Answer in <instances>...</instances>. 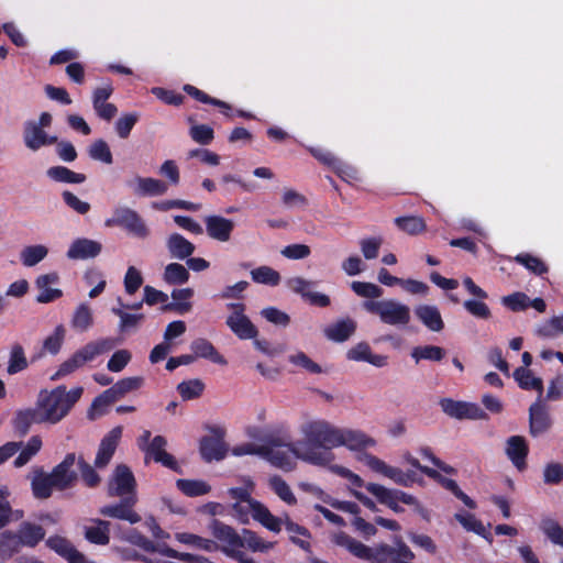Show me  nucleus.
<instances>
[{
    "label": "nucleus",
    "instance_id": "obj_1",
    "mask_svg": "<svg viewBox=\"0 0 563 563\" xmlns=\"http://www.w3.org/2000/svg\"><path fill=\"white\" fill-rule=\"evenodd\" d=\"M109 497H120L115 504L102 506L99 514L103 517L124 520L131 525L142 520L141 516L135 511L137 504L136 479L131 468L125 464L115 466L107 489Z\"/></svg>",
    "mask_w": 563,
    "mask_h": 563
},
{
    "label": "nucleus",
    "instance_id": "obj_2",
    "mask_svg": "<svg viewBox=\"0 0 563 563\" xmlns=\"http://www.w3.org/2000/svg\"><path fill=\"white\" fill-rule=\"evenodd\" d=\"M339 429L328 421H308L301 427L306 448L299 459L318 466H330L334 461L333 448L340 446Z\"/></svg>",
    "mask_w": 563,
    "mask_h": 563
},
{
    "label": "nucleus",
    "instance_id": "obj_3",
    "mask_svg": "<svg viewBox=\"0 0 563 563\" xmlns=\"http://www.w3.org/2000/svg\"><path fill=\"white\" fill-rule=\"evenodd\" d=\"M82 393L84 388L80 386L67 391L64 385L51 391L42 390L35 405L42 421L51 424L59 422L81 398Z\"/></svg>",
    "mask_w": 563,
    "mask_h": 563
},
{
    "label": "nucleus",
    "instance_id": "obj_4",
    "mask_svg": "<svg viewBox=\"0 0 563 563\" xmlns=\"http://www.w3.org/2000/svg\"><path fill=\"white\" fill-rule=\"evenodd\" d=\"M212 536L223 544L222 552L239 563H252V559L241 551L243 542L241 534L234 528L223 523L218 519H213L209 526Z\"/></svg>",
    "mask_w": 563,
    "mask_h": 563
},
{
    "label": "nucleus",
    "instance_id": "obj_5",
    "mask_svg": "<svg viewBox=\"0 0 563 563\" xmlns=\"http://www.w3.org/2000/svg\"><path fill=\"white\" fill-rule=\"evenodd\" d=\"M363 307L366 311L378 316L386 324L406 325L410 321L409 307L395 300H367Z\"/></svg>",
    "mask_w": 563,
    "mask_h": 563
},
{
    "label": "nucleus",
    "instance_id": "obj_6",
    "mask_svg": "<svg viewBox=\"0 0 563 563\" xmlns=\"http://www.w3.org/2000/svg\"><path fill=\"white\" fill-rule=\"evenodd\" d=\"M104 225L107 228H121L129 234L139 239H145L150 234L145 221L137 213V211L129 207H118L113 210L112 217L106 219Z\"/></svg>",
    "mask_w": 563,
    "mask_h": 563
},
{
    "label": "nucleus",
    "instance_id": "obj_7",
    "mask_svg": "<svg viewBox=\"0 0 563 563\" xmlns=\"http://www.w3.org/2000/svg\"><path fill=\"white\" fill-rule=\"evenodd\" d=\"M227 307L232 310V313L225 321L230 330L241 340L255 339L258 330L244 313L245 305L242 302H231Z\"/></svg>",
    "mask_w": 563,
    "mask_h": 563
},
{
    "label": "nucleus",
    "instance_id": "obj_8",
    "mask_svg": "<svg viewBox=\"0 0 563 563\" xmlns=\"http://www.w3.org/2000/svg\"><path fill=\"white\" fill-rule=\"evenodd\" d=\"M143 377L137 376L122 378L118 380L115 384H113L110 388L102 391L99 396H97L93 399L91 407H107L118 401L126 394L139 389L143 385Z\"/></svg>",
    "mask_w": 563,
    "mask_h": 563
},
{
    "label": "nucleus",
    "instance_id": "obj_9",
    "mask_svg": "<svg viewBox=\"0 0 563 563\" xmlns=\"http://www.w3.org/2000/svg\"><path fill=\"white\" fill-rule=\"evenodd\" d=\"M415 558V553L401 538H396L395 547L388 544L375 547L372 563H413Z\"/></svg>",
    "mask_w": 563,
    "mask_h": 563
},
{
    "label": "nucleus",
    "instance_id": "obj_10",
    "mask_svg": "<svg viewBox=\"0 0 563 563\" xmlns=\"http://www.w3.org/2000/svg\"><path fill=\"white\" fill-rule=\"evenodd\" d=\"M210 432L214 435H205L199 442V452L203 461L212 462L223 460L227 455L228 448L223 441L225 435L224 429L220 427H211Z\"/></svg>",
    "mask_w": 563,
    "mask_h": 563
},
{
    "label": "nucleus",
    "instance_id": "obj_11",
    "mask_svg": "<svg viewBox=\"0 0 563 563\" xmlns=\"http://www.w3.org/2000/svg\"><path fill=\"white\" fill-rule=\"evenodd\" d=\"M440 406L445 415L459 420H485L488 418L487 413L477 404L443 398L440 400Z\"/></svg>",
    "mask_w": 563,
    "mask_h": 563
},
{
    "label": "nucleus",
    "instance_id": "obj_12",
    "mask_svg": "<svg viewBox=\"0 0 563 563\" xmlns=\"http://www.w3.org/2000/svg\"><path fill=\"white\" fill-rule=\"evenodd\" d=\"M76 463V454L67 453L64 460L55 465L52 470L51 477L55 483V489L64 492L73 488L77 481L78 474L73 468Z\"/></svg>",
    "mask_w": 563,
    "mask_h": 563
},
{
    "label": "nucleus",
    "instance_id": "obj_13",
    "mask_svg": "<svg viewBox=\"0 0 563 563\" xmlns=\"http://www.w3.org/2000/svg\"><path fill=\"white\" fill-rule=\"evenodd\" d=\"M115 346V341L111 338H103L91 341L76 351L69 361L78 368L82 367L87 362L93 361L98 355L111 351Z\"/></svg>",
    "mask_w": 563,
    "mask_h": 563
},
{
    "label": "nucleus",
    "instance_id": "obj_14",
    "mask_svg": "<svg viewBox=\"0 0 563 563\" xmlns=\"http://www.w3.org/2000/svg\"><path fill=\"white\" fill-rule=\"evenodd\" d=\"M302 452L297 450L294 444L290 442V448H271L269 445H264L263 459L268 461L273 466L280 468L284 472H290L295 468L296 462L294 457L299 459V455Z\"/></svg>",
    "mask_w": 563,
    "mask_h": 563
},
{
    "label": "nucleus",
    "instance_id": "obj_15",
    "mask_svg": "<svg viewBox=\"0 0 563 563\" xmlns=\"http://www.w3.org/2000/svg\"><path fill=\"white\" fill-rule=\"evenodd\" d=\"M126 186L136 197H157L168 191V185L165 181L153 177L135 176L126 181Z\"/></svg>",
    "mask_w": 563,
    "mask_h": 563
},
{
    "label": "nucleus",
    "instance_id": "obj_16",
    "mask_svg": "<svg viewBox=\"0 0 563 563\" xmlns=\"http://www.w3.org/2000/svg\"><path fill=\"white\" fill-rule=\"evenodd\" d=\"M122 431L121 426L114 427L101 439L95 459L96 467L103 468L110 463L121 440Z\"/></svg>",
    "mask_w": 563,
    "mask_h": 563
},
{
    "label": "nucleus",
    "instance_id": "obj_17",
    "mask_svg": "<svg viewBox=\"0 0 563 563\" xmlns=\"http://www.w3.org/2000/svg\"><path fill=\"white\" fill-rule=\"evenodd\" d=\"M112 93L113 87L111 84L98 87L92 92V107L96 114L101 120L111 121L118 112L117 106L108 102Z\"/></svg>",
    "mask_w": 563,
    "mask_h": 563
},
{
    "label": "nucleus",
    "instance_id": "obj_18",
    "mask_svg": "<svg viewBox=\"0 0 563 563\" xmlns=\"http://www.w3.org/2000/svg\"><path fill=\"white\" fill-rule=\"evenodd\" d=\"M23 141L27 148L37 151L42 146L57 143L56 135H48L41 126L35 125L34 121H26L23 128Z\"/></svg>",
    "mask_w": 563,
    "mask_h": 563
},
{
    "label": "nucleus",
    "instance_id": "obj_19",
    "mask_svg": "<svg viewBox=\"0 0 563 563\" xmlns=\"http://www.w3.org/2000/svg\"><path fill=\"white\" fill-rule=\"evenodd\" d=\"M207 234L219 242H228L234 229V222L222 216H207L205 218Z\"/></svg>",
    "mask_w": 563,
    "mask_h": 563
},
{
    "label": "nucleus",
    "instance_id": "obj_20",
    "mask_svg": "<svg viewBox=\"0 0 563 563\" xmlns=\"http://www.w3.org/2000/svg\"><path fill=\"white\" fill-rule=\"evenodd\" d=\"M59 275L56 272L43 274L35 279V286L40 290L36 296L38 303H49L63 297V291L58 288H51L49 285L57 284Z\"/></svg>",
    "mask_w": 563,
    "mask_h": 563
},
{
    "label": "nucleus",
    "instance_id": "obj_21",
    "mask_svg": "<svg viewBox=\"0 0 563 563\" xmlns=\"http://www.w3.org/2000/svg\"><path fill=\"white\" fill-rule=\"evenodd\" d=\"M102 251V244L87 238L73 241L66 255L69 260H88L97 257Z\"/></svg>",
    "mask_w": 563,
    "mask_h": 563
},
{
    "label": "nucleus",
    "instance_id": "obj_22",
    "mask_svg": "<svg viewBox=\"0 0 563 563\" xmlns=\"http://www.w3.org/2000/svg\"><path fill=\"white\" fill-rule=\"evenodd\" d=\"M506 454L518 471L527 468L529 446L521 435H511L506 442Z\"/></svg>",
    "mask_w": 563,
    "mask_h": 563
},
{
    "label": "nucleus",
    "instance_id": "obj_23",
    "mask_svg": "<svg viewBox=\"0 0 563 563\" xmlns=\"http://www.w3.org/2000/svg\"><path fill=\"white\" fill-rule=\"evenodd\" d=\"M333 542L342 548H345L351 554L354 556L372 561L375 554V548H371L362 543L361 541L355 540L347 533L340 531L333 536Z\"/></svg>",
    "mask_w": 563,
    "mask_h": 563
},
{
    "label": "nucleus",
    "instance_id": "obj_24",
    "mask_svg": "<svg viewBox=\"0 0 563 563\" xmlns=\"http://www.w3.org/2000/svg\"><path fill=\"white\" fill-rule=\"evenodd\" d=\"M423 474L428 477L435 481L439 485H441L444 489L452 493L457 499H460L468 509H476L477 504L474 499H472L468 495H466L457 485V483L452 479L443 476L434 468H424Z\"/></svg>",
    "mask_w": 563,
    "mask_h": 563
},
{
    "label": "nucleus",
    "instance_id": "obj_25",
    "mask_svg": "<svg viewBox=\"0 0 563 563\" xmlns=\"http://www.w3.org/2000/svg\"><path fill=\"white\" fill-rule=\"evenodd\" d=\"M363 461L373 472L382 474L397 485L406 486L405 472L402 470L386 464L383 460L371 453H365Z\"/></svg>",
    "mask_w": 563,
    "mask_h": 563
},
{
    "label": "nucleus",
    "instance_id": "obj_26",
    "mask_svg": "<svg viewBox=\"0 0 563 563\" xmlns=\"http://www.w3.org/2000/svg\"><path fill=\"white\" fill-rule=\"evenodd\" d=\"M88 521L90 525L84 527L85 539L91 544L108 545L111 523L98 518H91Z\"/></svg>",
    "mask_w": 563,
    "mask_h": 563
},
{
    "label": "nucleus",
    "instance_id": "obj_27",
    "mask_svg": "<svg viewBox=\"0 0 563 563\" xmlns=\"http://www.w3.org/2000/svg\"><path fill=\"white\" fill-rule=\"evenodd\" d=\"M251 437L263 442L262 445H269L271 448H290L291 437L284 427L266 430H255Z\"/></svg>",
    "mask_w": 563,
    "mask_h": 563
},
{
    "label": "nucleus",
    "instance_id": "obj_28",
    "mask_svg": "<svg viewBox=\"0 0 563 563\" xmlns=\"http://www.w3.org/2000/svg\"><path fill=\"white\" fill-rule=\"evenodd\" d=\"M338 437L339 442H341L340 446H346L352 451H361L367 446H374L376 444L374 439L367 437L360 430L339 429Z\"/></svg>",
    "mask_w": 563,
    "mask_h": 563
},
{
    "label": "nucleus",
    "instance_id": "obj_29",
    "mask_svg": "<svg viewBox=\"0 0 563 563\" xmlns=\"http://www.w3.org/2000/svg\"><path fill=\"white\" fill-rule=\"evenodd\" d=\"M347 360L355 362H367L376 367H384L387 365V356L373 354L372 349L367 342H360L346 353Z\"/></svg>",
    "mask_w": 563,
    "mask_h": 563
},
{
    "label": "nucleus",
    "instance_id": "obj_30",
    "mask_svg": "<svg viewBox=\"0 0 563 563\" xmlns=\"http://www.w3.org/2000/svg\"><path fill=\"white\" fill-rule=\"evenodd\" d=\"M44 423L36 407L18 410L12 419L13 430L16 435L24 437L33 424Z\"/></svg>",
    "mask_w": 563,
    "mask_h": 563
},
{
    "label": "nucleus",
    "instance_id": "obj_31",
    "mask_svg": "<svg viewBox=\"0 0 563 563\" xmlns=\"http://www.w3.org/2000/svg\"><path fill=\"white\" fill-rule=\"evenodd\" d=\"M356 328L353 319H340L324 329V335L333 342H345L355 333Z\"/></svg>",
    "mask_w": 563,
    "mask_h": 563
},
{
    "label": "nucleus",
    "instance_id": "obj_32",
    "mask_svg": "<svg viewBox=\"0 0 563 563\" xmlns=\"http://www.w3.org/2000/svg\"><path fill=\"white\" fill-rule=\"evenodd\" d=\"M16 533L22 545L26 548H35L46 536V531L41 525L31 521H22Z\"/></svg>",
    "mask_w": 563,
    "mask_h": 563
},
{
    "label": "nucleus",
    "instance_id": "obj_33",
    "mask_svg": "<svg viewBox=\"0 0 563 563\" xmlns=\"http://www.w3.org/2000/svg\"><path fill=\"white\" fill-rule=\"evenodd\" d=\"M550 427V418L540 399L533 402L529 409V429L533 437L545 432Z\"/></svg>",
    "mask_w": 563,
    "mask_h": 563
},
{
    "label": "nucleus",
    "instance_id": "obj_34",
    "mask_svg": "<svg viewBox=\"0 0 563 563\" xmlns=\"http://www.w3.org/2000/svg\"><path fill=\"white\" fill-rule=\"evenodd\" d=\"M415 314L431 331L440 332L444 329L441 313L435 306L420 305L416 307Z\"/></svg>",
    "mask_w": 563,
    "mask_h": 563
},
{
    "label": "nucleus",
    "instance_id": "obj_35",
    "mask_svg": "<svg viewBox=\"0 0 563 563\" xmlns=\"http://www.w3.org/2000/svg\"><path fill=\"white\" fill-rule=\"evenodd\" d=\"M251 509L254 520L258 521L263 527L276 533L282 530V519L274 516L265 505L260 501H253Z\"/></svg>",
    "mask_w": 563,
    "mask_h": 563
},
{
    "label": "nucleus",
    "instance_id": "obj_36",
    "mask_svg": "<svg viewBox=\"0 0 563 563\" xmlns=\"http://www.w3.org/2000/svg\"><path fill=\"white\" fill-rule=\"evenodd\" d=\"M190 350L196 358L201 357L211 361L214 364L225 365L227 360L216 350L213 344L207 339L199 338L191 342Z\"/></svg>",
    "mask_w": 563,
    "mask_h": 563
},
{
    "label": "nucleus",
    "instance_id": "obj_37",
    "mask_svg": "<svg viewBox=\"0 0 563 563\" xmlns=\"http://www.w3.org/2000/svg\"><path fill=\"white\" fill-rule=\"evenodd\" d=\"M166 246L172 257L185 260L191 256L196 250L194 243L179 233H173L167 239Z\"/></svg>",
    "mask_w": 563,
    "mask_h": 563
},
{
    "label": "nucleus",
    "instance_id": "obj_38",
    "mask_svg": "<svg viewBox=\"0 0 563 563\" xmlns=\"http://www.w3.org/2000/svg\"><path fill=\"white\" fill-rule=\"evenodd\" d=\"M32 493L37 499H47L52 496L55 489V483L49 473L43 470H37L31 482Z\"/></svg>",
    "mask_w": 563,
    "mask_h": 563
},
{
    "label": "nucleus",
    "instance_id": "obj_39",
    "mask_svg": "<svg viewBox=\"0 0 563 563\" xmlns=\"http://www.w3.org/2000/svg\"><path fill=\"white\" fill-rule=\"evenodd\" d=\"M366 490L372 494L379 504L387 506L396 514L404 512L405 509L399 506V501L391 494V489L380 484L367 483Z\"/></svg>",
    "mask_w": 563,
    "mask_h": 563
},
{
    "label": "nucleus",
    "instance_id": "obj_40",
    "mask_svg": "<svg viewBox=\"0 0 563 563\" xmlns=\"http://www.w3.org/2000/svg\"><path fill=\"white\" fill-rule=\"evenodd\" d=\"M455 520L466 530L476 533L477 536L493 541L492 533L485 528L483 522L471 512H456L454 515Z\"/></svg>",
    "mask_w": 563,
    "mask_h": 563
},
{
    "label": "nucleus",
    "instance_id": "obj_41",
    "mask_svg": "<svg viewBox=\"0 0 563 563\" xmlns=\"http://www.w3.org/2000/svg\"><path fill=\"white\" fill-rule=\"evenodd\" d=\"M512 375L521 389L537 390L539 394L538 399L541 398L543 394V382L540 377L533 376L532 372L526 367L516 368Z\"/></svg>",
    "mask_w": 563,
    "mask_h": 563
},
{
    "label": "nucleus",
    "instance_id": "obj_42",
    "mask_svg": "<svg viewBox=\"0 0 563 563\" xmlns=\"http://www.w3.org/2000/svg\"><path fill=\"white\" fill-rule=\"evenodd\" d=\"M23 548L16 532L5 530L0 532V559L10 560Z\"/></svg>",
    "mask_w": 563,
    "mask_h": 563
},
{
    "label": "nucleus",
    "instance_id": "obj_43",
    "mask_svg": "<svg viewBox=\"0 0 563 563\" xmlns=\"http://www.w3.org/2000/svg\"><path fill=\"white\" fill-rule=\"evenodd\" d=\"M46 175L54 181L64 184H82L86 181V175L76 173L65 166H53L46 172Z\"/></svg>",
    "mask_w": 563,
    "mask_h": 563
},
{
    "label": "nucleus",
    "instance_id": "obj_44",
    "mask_svg": "<svg viewBox=\"0 0 563 563\" xmlns=\"http://www.w3.org/2000/svg\"><path fill=\"white\" fill-rule=\"evenodd\" d=\"M446 355L443 347L438 345H418L411 350L410 356L418 364L420 361L441 362Z\"/></svg>",
    "mask_w": 563,
    "mask_h": 563
},
{
    "label": "nucleus",
    "instance_id": "obj_45",
    "mask_svg": "<svg viewBox=\"0 0 563 563\" xmlns=\"http://www.w3.org/2000/svg\"><path fill=\"white\" fill-rule=\"evenodd\" d=\"M176 487L188 497L203 496L211 490V486L201 479L180 478L176 481Z\"/></svg>",
    "mask_w": 563,
    "mask_h": 563
},
{
    "label": "nucleus",
    "instance_id": "obj_46",
    "mask_svg": "<svg viewBox=\"0 0 563 563\" xmlns=\"http://www.w3.org/2000/svg\"><path fill=\"white\" fill-rule=\"evenodd\" d=\"M29 366L23 346L20 343L12 344L10 349L7 373L9 375L18 374Z\"/></svg>",
    "mask_w": 563,
    "mask_h": 563
},
{
    "label": "nucleus",
    "instance_id": "obj_47",
    "mask_svg": "<svg viewBox=\"0 0 563 563\" xmlns=\"http://www.w3.org/2000/svg\"><path fill=\"white\" fill-rule=\"evenodd\" d=\"M241 541L243 542V548H247L253 552H266L275 545L274 542L264 541L254 531L245 528L242 529Z\"/></svg>",
    "mask_w": 563,
    "mask_h": 563
},
{
    "label": "nucleus",
    "instance_id": "obj_48",
    "mask_svg": "<svg viewBox=\"0 0 563 563\" xmlns=\"http://www.w3.org/2000/svg\"><path fill=\"white\" fill-rule=\"evenodd\" d=\"M164 280L168 285H184L189 280V271L179 263H169L164 271Z\"/></svg>",
    "mask_w": 563,
    "mask_h": 563
},
{
    "label": "nucleus",
    "instance_id": "obj_49",
    "mask_svg": "<svg viewBox=\"0 0 563 563\" xmlns=\"http://www.w3.org/2000/svg\"><path fill=\"white\" fill-rule=\"evenodd\" d=\"M252 280L256 284L277 286L280 283V274L274 268L263 265L251 271Z\"/></svg>",
    "mask_w": 563,
    "mask_h": 563
},
{
    "label": "nucleus",
    "instance_id": "obj_50",
    "mask_svg": "<svg viewBox=\"0 0 563 563\" xmlns=\"http://www.w3.org/2000/svg\"><path fill=\"white\" fill-rule=\"evenodd\" d=\"M205 387L206 386L201 379L194 378L179 383L176 389L183 400H192L202 395Z\"/></svg>",
    "mask_w": 563,
    "mask_h": 563
},
{
    "label": "nucleus",
    "instance_id": "obj_51",
    "mask_svg": "<svg viewBox=\"0 0 563 563\" xmlns=\"http://www.w3.org/2000/svg\"><path fill=\"white\" fill-rule=\"evenodd\" d=\"M515 262L525 266L529 272L534 275L542 276L547 274L549 271L548 265L539 257L530 254V253H520L515 256Z\"/></svg>",
    "mask_w": 563,
    "mask_h": 563
},
{
    "label": "nucleus",
    "instance_id": "obj_52",
    "mask_svg": "<svg viewBox=\"0 0 563 563\" xmlns=\"http://www.w3.org/2000/svg\"><path fill=\"white\" fill-rule=\"evenodd\" d=\"M48 250L42 244L30 245L22 250L21 262L26 267H32L38 264L47 256Z\"/></svg>",
    "mask_w": 563,
    "mask_h": 563
},
{
    "label": "nucleus",
    "instance_id": "obj_53",
    "mask_svg": "<svg viewBox=\"0 0 563 563\" xmlns=\"http://www.w3.org/2000/svg\"><path fill=\"white\" fill-rule=\"evenodd\" d=\"M41 448L42 439L38 435L31 437L26 445L22 449L20 454L14 460V466L22 467L25 464H27L30 460L40 452Z\"/></svg>",
    "mask_w": 563,
    "mask_h": 563
},
{
    "label": "nucleus",
    "instance_id": "obj_54",
    "mask_svg": "<svg viewBox=\"0 0 563 563\" xmlns=\"http://www.w3.org/2000/svg\"><path fill=\"white\" fill-rule=\"evenodd\" d=\"M112 313L120 318L119 330L120 332H129L139 327L144 320L143 313H128L122 308H112Z\"/></svg>",
    "mask_w": 563,
    "mask_h": 563
},
{
    "label": "nucleus",
    "instance_id": "obj_55",
    "mask_svg": "<svg viewBox=\"0 0 563 563\" xmlns=\"http://www.w3.org/2000/svg\"><path fill=\"white\" fill-rule=\"evenodd\" d=\"M183 90L188 96H190L191 98H194L195 100H197L201 103L211 104V106L218 107L219 109H229L230 110L229 103L209 96L208 93H206L205 91L198 89L197 87H195L192 85L186 84L183 87Z\"/></svg>",
    "mask_w": 563,
    "mask_h": 563
},
{
    "label": "nucleus",
    "instance_id": "obj_56",
    "mask_svg": "<svg viewBox=\"0 0 563 563\" xmlns=\"http://www.w3.org/2000/svg\"><path fill=\"white\" fill-rule=\"evenodd\" d=\"M308 152L321 164L331 167L341 176L342 162L335 157L330 151L322 147L310 146L307 148Z\"/></svg>",
    "mask_w": 563,
    "mask_h": 563
},
{
    "label": "nucleus",
    "instance_id": "obj_57",
    "mask_svg": "<svg viewBox=\"0 0 563 563\" xmlns=\"http://www.w3.org/2000/svg\"><path fill=\"white\" fill-rule=\"evenodd\" d=\"M93 322L91 309L87 303H80L73 316V328L84 332L87 331Z\"/></svg>",
    "mask_w": 563,
    "mask_h": 563
},
{
    "label": "nucleus",
    "instance_id": "obj_58",
    "mask_svg": "<svg viewBox=\"0 0 563 563\" xmlns=\"http://www.w3.org/2000/svg\"><path fill=\"white\" fill-rule=\"evenodd\" d=\"M269 487L274 493L288 505H295L297 499L292 494L289 485L278 475H274L269 478Z\"/></svg>",
    "mask_w": 563,
    "mask_h": 563
},
{
    "label": "nucleus",
    "instance_id": "obj_59",
    "mask_svg": "<svg viewBox=\"0 0 563 563\" xmlns=\"http://www.w3.org/2000/svg\"><path fill=\"white\" fill-rule=\"evenodd\" d=\"M177 540L184 544L192 545L208 552H212L218 549V545L214 541L194 533H178Z\"/></svg>",
    "mask_w": 563,
    "mask_h": 563
},
{
    "label": "nucleus",
    "instance_id": "obj_60",
    "mask_svg": "<svg viewBox=\"0 0 563 563\" xmlns=\"http://www.w3.org/2000/svg\"><path fill=\"white\" fill-rule=\"evenodd\" d=\"M129 541L132 544L141 548L142 550H144L146 552H151V553L157 552L164 556H165L164 549L169 548L167 544L156 545L152 540H150L147 537H145L143 533H141L136 530L131 532V534L129 537Z\"/></svg>",
    "mask_w": 563,
    "mask_h": 563
},
{
    "label": "nucleus",
    "instance_id": "obj_61",
    "mask_svg": "<svg viewBox=\"0 0 563 563\" xmlns=\"http://www.w3.org/2000/svg\"><path fill=\"white\" fill-rule=\"evenodd\" d=\"M88 154L95 161H99L108 165L113 163V156L110 147L108 143L102 139L95 141L89 146Z\"/></svg>",
    "mask_w": 563,
    "mask_h": 563
},
{
    "label": "nucleus",
    "instance_id": "obj_62",
    "mask_svg": "<svg viewBox=\"0 0 563 563\" xmlns=\"http://www.w3.org/2000/svg\"><path fill=\"white\" fill-rule=\"evenodd\" d=\"M395 223L400 230L412 235L426 230L423 219L416 216L398 217L395 219Z\"/></svg>",
    "mask_w": 563,
    "mask_h": 563
},
{
    "label": "nucleus",
    "instance_id": "obj_63",
    "mask_svg": "<svg viewBox=\"0 0 563 563\" xmlns=\"http://www.w3.org/2000/svg\"><path fill=\"white\" fill-rule=\"evenodd\" d=\"M137 121L139 114L136 112L122 114L114 124V129L119 137L123 140L128 139Z\"/></svg>",
    "mask_w": 563,
    "mask_h": 563
},
{
    "label": "nucleus",
    "instance_id": "obj_64",
    "mask_svg": "<svg viewBox=\"0 0 563 563\" xmlns=\"http://www.w3.org/2000/svg\"><path fill=\"white\" fill-rule=\"evenodd\" d=\"M540 529L554 544L563 547V528L558 521L545 518L541 521Z\"/></svg>",
    "mask_w": 563,
    "mask_h": 563
}]
</instances>
